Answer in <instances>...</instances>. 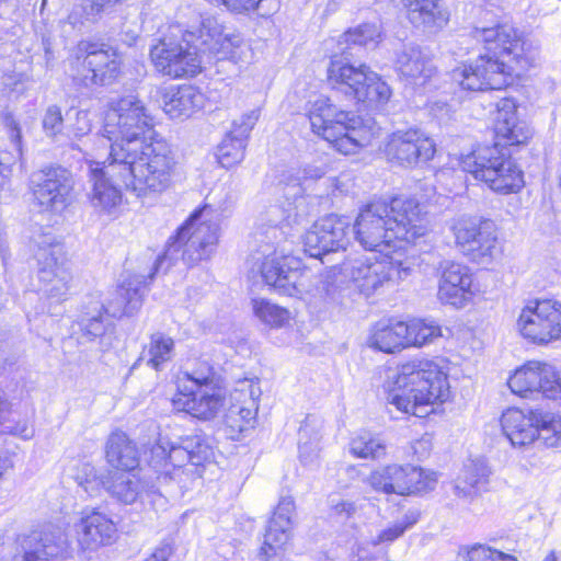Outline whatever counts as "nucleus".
<instances>
[{"mask_svg":"<svg viewBox=\"0 0 561 561\" xmlns=\"http://www.w3.org/2000/svg\"><path fill=\"white\" fill-rule=\"evenodd\" d=\"M104 130L121 141L112 146L111 161L90 162L88 197L100 214L114 215L122 204L118 185L137 197L160 194L173 180L176 162L165 140L153 128V116L137 95L108 102Z\"/></svg>","mask_w":561,"mask_h":561,"instance_id":"f257e3e1","label":"nucleus"},{"mask_svg":"<svg viewBox=\"0 0 561 561\" xmlns=\"http://www.w3.org/2000/svg\"><path fill=\"white\" fill-rule=\"evenodd\" d=\"M473 37L483 44L485 54L451 72L463 90H501L538 60L537 47L513 24L476 27Z\"/></svg>","mask_w":561,"mask_h":561,"instance_id":"f03ea898","label":"nucleus"},{"mask_svg":"<svg viewBox=\"0 0 561 561\" xmlns=\"http://www.w3.org/2000/svg\"><path fill=\"white\" fill-rule=\"evenodd\" d=\"M356 241L366 250L382 251L396 240L414 242L427 231V220L413 198L378 201L360 209L355 222Z\"/></svg>","mask_w":561,"mask_h":561,"instance_id":"7ed1b4c3","label":"nucleus"},{"mask_svg":"<svg viewBox=\"0 0 561 561\" xmlns=\"http://www.w3.org/2000/svg\"><path fill=\"white\" fill-rule=\"evenodd\" d=\"M387 401L400 412L423 417L450 397L447 373L434 360L413 358L397 366L386 382Z\"/></svg>","mask_w":561,"mask_h":561,"instance_id":"20e7f679","label":"nucleus"},{"mask_svg":"<svg viewBox=\"0 0 561 561\" xmlns=\"http://www.w3.org/2000/svg\"><path fill=\"white\" fill-rule=\"evenodd\" d=\"M252 272L261 275L263 282L277 293L289 297L304 298L313 296L333 298L337 286L334 284L335 273L322 278L313 277L309 270L302 268L300 261L291 255L274 250L257 257Z\"/></svg>","mask_w":561,"mask_h":561,"instance_id":"39448f33","label":"nucleus"},{"mask_svg":"<svg viewBox=\"0 0 561 561\" xmlns=\"http://www.w3.org/2000/svg\"><path fill=\"white\" fill-rule=\"evenodd\" d=\"M308 117L312 131L343 154L357 153L375 137L358 115L339 108L324 95L309 102Z\"/></svg>","mask_w":561,"mask_h":561,"instance_id":"423d86ee","label":"nucleus"},{"mask_svg":"<svg viewBox=\"0 0 561 561\" xmlns=\"http://www.w3.org/2000/svg\"><path fill=\"white\" fill-rule=\"evenodd\" d=\"M219 242V224L210 205L195 209L170 238L165 253L154 263V273L167 260H173L181 252L183 261L193 265L209 259Z\"/></svg>","mask_w":561,"mask_h":561,"instance_id":"0eeeda50","label":"nucleus"},{"mask_svg":"<svg viewBox=\"0 0 561 561\" xmlns=\"http://www.w3.org/2000/svg\"><path fill=\"white\" fill-rule=\"evenodd\" d=\"M327 79L333 89L367 106L381 107L392 96L389 84L367 65L355 66L341 57L331 59Z\"/></svg>","mask_w":561,"mask_h":561,"instance_id":"6e6552de","label":"nucleus"},{"mask_svg":"<svg viewBox=\"0 0 561 561\" xmlns=\"http://www.w3.org/2000/svg\"><path fill=\"white\" fill-rule=\"evenodd\" d=\"M181 32L178 27L160 38L150 49L154 68L171 78L194 77L202 71L203 56L207 54L202 45L199 30Z\"/></svg>","mask_w":561,"mask_h":561,"instance_id":"1a4fd4ad","label":"nucleus"},{"mask_svg":"<svg viewBox=\"0 0 561 561\" xmlns=\"http://www.w3.org/2000/svg\"><path fill=\"white\" fill-rule=\"evenodd\" d=\"M415 266L413 256L396 253L381 260L355 257L346 260L341 276L360 294L369 297L386 285H394L407 279Z\"/></svg>","mask_w":561,"mask_h":561,"instance_id":"9d476101","label":"nucleus"},{"mask_svg":"<svg viewBox=\"0 0 561 561\" xmlns=\"http://www.w3.org/2000/svg\"><path fill=\"white\" fill-rule=\"evenodd\" d=\"M460 167L497 193H515L525 184L520 168L497 145L474 149L461 158Z\"/></svg>","mask_w":561,"mask_h":561,"instance_id":"9b49d317","label":"nucleus"},{"mask_svg":"<svg viewBox=\"0 0 561 561\" xmlns=\"http://www.w3.org/2000/svg\"><path fill=\"white\" fill-rule=\"evenodd\" d=\"M39 291L54 302L67 299L72 274L64 244L50 233H41L32 240Z\"/></svg>","mask_w":561,"mask_h":561,"instance_id":"f8f14e48","label":"nucleus"},{"mask_svg":"<svg viewBox=\"0 0 561 561\" xmlns=\"http://www.w3.org/2000/svg\"><path fill=\"white\" fill-rule=\"evenodd\" d=\"M73 185L71 173L61 167L33 172L30 178L33 205L41 214L59 216L72 202Z\"/></svg>","mask_w":561,"mask_h":561,"instance_id":"ddd939ff","label":"nucleus"},{"mask_svg":"<svg viewBox=\"0 0 561 561\" xmlns=\"http://www.w3.org/2000/svg\"><path fill=\"white\" fill-rule=\"evenodd\" d=\"M77 60H81V69L75 79L85 88L112 84L121 75L122 54L117 48L82 41L76 49Z\"/></svg>","mask_w":561,"mask_h":561,"instance_id":"4468645a","label":"nucleus"},{"mask_svg":"<svg viewBox=\"0 0 561 561\" xmlns=\"http://www.w3.org/2000/svg\"><path fill=\"white\" fill-rule=\"evenodd\" d=\"M517 330L528 342L547 346L561 341V302L557 299H535L522 309Z\"/></svg>","mask_w":561,"mask_h":561,"instance_id":"2eb2a0df","label":"nucleus"},{"mask_svg":"<svg viewBox=\"0 0 561 561\" xmlns=\"http://www.w3.org/2000/svg\"><path fill=\"white\" fill-rule=\"evenodd\" d=\"M457 249L476 263H486L494 257L497 236L494 224L471 216H459L449 222Z\"/></svg>","mask_w":561,"mask_h":561,"instance_id":"dca6fc26","label":"nucleus"},{"mask_svg":"<svg viewBox=\"0 0 561 561\" xmlns=\"http://www.w3.org/2000/svg\"><path fill=\"white\" fill-rule=\"evenodd\" d=\"M261 394L259 381L249 378L239 380L229 391L224 407V424L231 439H238L242 433L255 427Z\"/></svg>","mask_w":561,"mask_h":561,"instance_id":"f3484780","label":"nucleus"},{"mask_svg":"<svg viewBox=\"0 0 561 561\" xmlns=\"http://www.w3.org/2000/svg\"><path fill=\"white\" fill-rule=\"evenodd\" d=\"M507 385L513 393L523 398L541 394L561 401V371L550 363L529 360L515 369Z\"/></svg>","mask_w":561,"mask_h":561,"instance_id":"a211bd4d","label":"nucleus"},{"mask_svg":"<svg viewBox=\"0 0 561 561\" xmlns=\"http://www.w3.org/2000/svg\"><path fill=\"white\" fill-rule=\"evenodd\" d=\"M199 38L207 54L218 60L228 59L237 65L249 64L252 60L250 46L239 34H225L222 25L215 16L201 15Z\"/></svg>","mask_w":561,"mask_h":561,"instance_id":"6ab92c4d","label":"nucleus"},{"mask_svg":"<svg viewBox=\"0 0 561 561\" xmlns=\"http://www.w3.org/2000/svg\"><path fill=\"white\" fill-rule=\"evenodd\" d=\"M436 152L433 139L416 128L392 133L385 145V154L391 162L414 167L431 160Z\"/></svg>","mask_w":561,"mask_h":561,"instance_id":"aec40b11","label":"nucleus"},{"mask_svg":"<svg viewBox=\"0 0 561 561\" xmlns=\"http://www.w3.org/2000/svg\"><path fill=\"white\" fill-rule=\"evenodd\" d=\"M437 297L443 304L463 308L480 293L469 266L456 262L440 263Z\"/></svg>","mask_w":561,"mask_h":561,"instance_id":"412c9836","label":"nucleus"},{"mask_svg":"<svg viewBox=\"0 0 561 561\" xmlns=\"http://www.w3.org/2000/svg\"><path fill=\"white\" fill-rule=\"evenodd\" d=\"M294 513L293 497H282L264 534V541L259 552L261 561H284V553L291 538Z\"/></svg>","mask_w":561,"mask_h":561,"instance_id":"4be33fe9","label":"nucleus"},{"mask_svg":"<svg viewBox=\"0 0 561 561\" xmlns=\"http://www.w3.org/2000/svg\"><path fill=\"white\" fill-rule=\"evenodd\" d=\"M350 222L337 215H328L317 220L304 236V250L314 259L344 249Z\"/></svg>","mask_w":561,"mask_h":561,"instance_id":"5701e85b","label":"nucleus"},{"mask_svg":"<svg viewBox=\"0 0 561 561\" xmlns=\"http://www.w3.org/2000/svg\"><path fill=\"white\" fill-rule=\"evenodd\" d=\"M61 550L62 535L60 530H34L18 539L12 561H50Z\"/></svg>","mask_w":561,"mask_h":561,"instance_id":"b1692460","label":"nucleus"},{"mask_svg":"<svg viewBox=\"0 0 561 561\" xmlns=\"http://www.w3.org/2000/svg\"><path fill=\"white\" fill-rule=\"evenodd\" d=\"M77 540L84 551H95L110 545L116 534V526L105 514L99 511L83 513L76 524Z\"/></svg>","mask_w":561,"mask_h":561,"instance_id":"393cba45","label":"nucleus"},{"mask_svg":"<svg viewBox=\"0 0 561 561\" xmlns=\"http://www.w3.org/2000/svg\"><path fill=\"white\" fill-rule=\"evenodd\" d=\"M394 69L407 84L413 87L425 85L436 72L432 59L416 46H403L397 53Z\"/></svg>","mask_w":561,"mask_h":561,"instance_id":"a878e982","label":"nucleus"},{"mask_svg":"<svg viewBox=\"0 0 561 561\" xmlns=\"http://www.w3.org/2000/svg\"><path fill=\"white\" fill-rule=\"evenodd\" d=\"M228 396L219 387L176 393L172 400L174 409L184 411L201 420H211L226 405Z\"/></svg>","mask_w":561,"mask_h":561,"instance_id":"bb28decb","label":"nucleus"},{"mask_svg":"<svg viewBox=\"0 0 561 561\" xmlns=\"http://www.w3.org/2000/svg\"><path fill=\"white\" fill-rule=\"evenodd\" d=\"M142 297V280L136 275L128 276L110 293L102 307L104 312L112 318L133 316L140 309Z\"/></svg>","mask_w":561,"mask_h":561,"instance_id":"cd10ccee","label":"nucleus"},{"mask_svg":"<svg viewBox=\"0 0 561 561\" xmlns=\"http://www.w3.org/2000/svg\"><path fill=\"white\" fill-rule=\"evenodd\" d=\"M495 134L507 145H522L531 137L528 124L517 116V105L513 99H502L496 104Z\"/></svg>","mask_w":561,"mask_h":561,"instance_id":"c85d7f7f","label":"nucleus"},{"mask_svg":"<svg viewBox=\"0 0 561 561\" xmlns=\"http://www.w3.org/2000/svg\"><path fill=\"white\" fill-rule=\"evenodd\" d=\"M163 111L173 119H185L205 105V95L195 87L184 84L168 89L162 96Z\"/></svg>","mask_w":561,"mask_h":561,"instance_id":"c756f323","label":"nucleus"},{"mask_svg":"<svg viewBox=\"0 0 561 561\" xmlns=\"http://www.w3.org/2000/svg\"><path fill=\"white\" fill-rule=\"evenodd\" d=\"M491 468L482 458L468 460L454 481L455 495L473 499L484 491L491 477Z\"/></svg>","mask_w":561,"mask_h":561,"instance_id":"7c9ffc66","label":"nucleus"},{"mask_svg":"<svg viewBox=\"0 0 561 561\" xmlns=\"http://www.w3.org/2000/svg\"><path fill=\"white\" fill-rule=\"evenodd\" d=\"M537 412L528 414L519 409H508L501 417L502 431L511 444L515 447H524L535 442L538 428H536Z\"/></svg>","mask_w":561,"mask_h":561,"instance_id":"2f4dec72","label":"nucleus"},{"mask_svg":"<svg viewBox=\"0 0 561 561\" xmlns=\"http://www.w3.org/2000/svg\"><path fill=\"white\" fill-rule=\"evenodd\" d=\"M187 465H191V459L185 439L179 446L160 440L151 449L150 466L159 474V480L161 478H173L175 470H180Z\"/></svg>","mask_w":561,"mask_h":561,"instance_id":"473e14b6","label":"nucleus"},{"mask_svg":"<svg viewBox=\"0 0 561 561\" xmlns=\"http://www.w3.org/2000/svg\"><path fill=\"white\" fill-rule=\"evenodd\" d=\"M405 322H378L369 333L367 345L386 354H396L408 348Z\"/></svg>","mask_w":561,"mask_h":561,"instance_id":"72a5a7b5","label":"nucleus"},{"mask_svg":"<svg viewBox=\"0 0 561 561\" xmlns=\"http://www.w3.org/2000/svg\"><path fill=\"white\" fill-rule=\"evenodd\" d=\"M105 457L111 467L121 471H134L140 461L136 444L122 431L108 436Z\"/></svg>","mask_w":561,"mask_h":561,"instance_id":"f704fd0d","label":"nucleus"},{"mask_svg":"<svg viewBox=\"0 0 561 561\" xmlns=\"http://www.w3.org/2000/svg\"><path fill=\"white\" fill-rule=\"evenodd\" d=\"M408 465L391 463L380 467L367 477L368 485L376 492L405 496Z\"/></svg>","mask_w":561,"mask_h":561,"instance_id":"c9c22d12","label":"nucleus"},{"mask_svg":"<svg viewBox=\"0 0 561 561\" xmlns=\"http://www.w3.org/2000/svg\"><path fill=\"white\" fill-rule=\"evenodd\" d=\"M409 21L416 27L433 30L443 27L448 16L440 8L439 0H402Z\"/></svg>","mask_w":561,"mask_h":561,"instance_id":"e433bc0d","label":"nucleus"},{"mask_svg":"<svg viewBox=\"0 0 561 561\" xmlns=\"http://www.w3.org/2000/svg\"><path fill=\"white\" fill-rule=\"evenodd\" d=\"M102 484L113 497L125 504L134 503L144 490L134 471H110L102 479Z\"/></svg>","mask_w":561,"mask_h":561,"instance_id":"4c0bfd02","label":"nucleus"},{"mask_svg":"<svg viewBox=\"0 0 561 561\" xmlns=\"http://www.w3.org/2000/svg\"><path fill=\"white\" fill-rule=\"evenodd\" d=\"M119 141V137H110V135L105 133L103 124L102 135H94L92 139L83 141L82 145L72 144V149L82 152L89 165L91 161L108 163L111 161L110 152L112 146Z\"/></svg>","mask_w":561,"mask_h":561,"instance_id":"58836bf2","label":"nucleus"},{"mask_svg":"<svg viewBox=\"0 0 561 561\" xmlns=\"http://www.w3.org/2000/svg\"><path fill=\"white\" fill-rule=\"evenodd\" d=\"M405 327L408 348L422 347L442 336V328L434 320L413 319L405 322Z\"/></svg>","mask_w":561,"mask_h":561,"instance_id":"ea45409f","label":"nucleus"},{"mask_svg":"<svg viewBox=\"0 0 561 561\" xmlns=\"http://www.w3.org/2000/svg\"><path fill=\"white\" fill-rule=\"evenodd\" d=\"M215 387H218V382L214 368L207 364H203L191 373H184L182 377L179 378L178 393L190 392L192 394L194 391Z\"/></svg>","mask_w":561,"mask_h":561,"instance_id":"a19ab883","label":"nucleus"},{"mask_svg":"<svg viewBox=\"0 0 561 561\" xmlns=\"http://www.w3.org/2000/svg\"><path fill=\"white\" fill-rule=\"evenodd\" d=\"M387 446L383 439L369 432H360L350 442L351 454L360 459H378L386 455Z\"/></svg>","mask_w":561,"mask_h":561,"instance_id":"79ce46f5","label":"nucleus"},{"mask_svg":"<svg viewBox=\"0 0 561 561\" xmlns=\"http://www.w3.org/2000/svg\"><path fill=\"white\" fill-rule=\"evenodd\" d=\"M253 312L264 324L271 328H284L291 320V312L266 299L252 300Z\"/></svg>","mask_w":561,"mask_h":561,"instance_id":"37998d69","label":"nucleus"},{"mask_svg":"<svg viewBox=\"0 0 561 561\" xmlns=\"http://www.w3.org/2000/svg\"><path fill=\"white\" fill-rule=\"evenodd\" d=\"M420 519V512L416 510L408 511L401 519L393 522L386 528L381 529L376 536H371L368 545L378 546L381 543H390L400 538L408 529L413 527Z\"/></svg>","mask_w":561,"mask_h":561,"instance_id":"c03bdc74","label":"nucleus"},{"mask_svg":"<svg viewBox=\"0 0 561 561\" xmlns=\"http://www.w3.org/2000/svg\"><path fill=\"white\" fill-rule=\"evenodd\" d=\"M537 437L547 447L554 448L561 445V416L549 412H537Z\"/></svg>","mask_w":561,"mask_h":561,"instance_id":"a18cd8bd","label":"nucleus"},{"mask_svg":"<svg viewBox=\"0 0 561 561\" xmlns=\"http://www.w3.org/2000/svg\"><path fill=\"white\" fill-rule=\"evenodd\" d=\"M437 481V472L430 469L408 465V490L405 492V496L428 493L436 488Z\"/></svg>","mask_w":561,"mask_h":561,"instance_id":"49530a36","label":"nucleus"},{"mask_svg":"<svg viewBox=\"0 0 561 561\" xmlns=\"http://www.w3.org/2000/svg\"><path fill=\"white\" fill-rule=\"evenodd\" d=\"M173 350L174 341L170 336L160 332L152 334L146 346L147 364L158 370L163 363L172 358Z\"/></svg>","mask_w":561,"mask_h":561,"instance_id":"de8ad7c7","label":"nucleus"},{"mask_svg":"<svg viewBox=\"0 0 561 561\" xmlns=\"http://www.w3.org/2000/svg\"><path fill=\"white\" fill-rule=\"evenodd\" d=\"M245 148L243 138H236L227 133L217 149L218 162L226 169L239 164L244 159Z\"/></svg>","mask_w":561,"mask_h":561,"instance_id":"09e8293b","label":"nucleus"},{"mask_svg":"<svg viewBox=\"0 0 561 561\" xmlns=\"http://www.w3.org/2000/svg\"><path fill=\"white\" fill-rule=\"evenodd\" d=\"M381 37L380 27L376 24H363L345 32L341 38L347 45L368 46L376 44Z\"/></svg>","mask_w":561,"mask_h":561,"instance_id":"8fccbe9b","label":"nucleus"},{"mask_svg":"<svg viewBox=\"0 0 561 561\" xmlns=\"http://www.w3.org/2000/svg\"><path fill=\"white\" fill-rule=\"evenodd\" d=\"M190 454L191 466L199 467L214 459L213 447L201 436L195 435L185 439Z\"/></svg>","mask_w":561,"mask_h":561,"instance_id":"3c124183","label":"nucleus"},{"mask_svg":"<svg viewBox=\"0 0 561 561\" xmlns=\"http://www.w3.org/2000/svg\"><path fill=\"white\" fill-rule=\"evenodd\" d=\"M308 433L309 426L306 423L299 431V459L305 467L314 468L319 465V437L316 436L311 442H304Z\"/></svg>","mask_w":561,"mask_h":561,"instance_id":"603ef678","label":"nucleus"},{"mask_svg":"<svg viewBox=\"0 0 561 561\" xmlns=\"http://www.w3.org/2000/svg\"><path fill=\"white\" fill-rule=\"evenodd\" d=\"M463 561H517V559L508 553H504L484 545H476L469 548Z\"/></svg>","mask_w":561,"mask_h":561,"instance_id":"864d4df0","label":"nucleus"},{"mask_svg":"<svg viewBox=\"0 0 561 561\" xmlns=\"http://www.w3.org/2000/svg\"><path fill=\"white\" fill-rule=\"evenodd\" d=\"M260 116L261 110L259 107L243 113L239 118L232 122L228 134L236 138H243V141L247 142L250 133L257 123Z\"/></svg>","mask_w":561,"mask_h":561,"instance_id":"5fc2aeb1","label":"nucleus"},{"mask_svg":"<svg viewBox=\"0 0 561 561\" xmlns=\"http://www.w3.org/2000/svg\"><path fill=\"white\" fill-rule=\"evenodd\" d=\"M92 130V122L84 111L77 112L76 122L66 126L65 137L72 144H80L84 137L89 136Z\"/></svg>","mask_w":561,"mask_h":561,"instance_id":"6e6d98bb","label":"nucleus"},{"mask_svg":"<svg viewBox=\"0 0 561 561\" xmlns=\"http://www.w3.org/2000/svg\"><path fill=\"white\" fill-rule=\"evenodd\" d=\"M42 124L44 133L49 138L58 140L61 136H65L64 118L61 114V108L59 106H48L43 116Z\"/></svg>","mask_w":561,"mask_h":561,"instance_id":"4d7b16f0","label":"nucleus"},{"mask_svg":"<svg viewBox=\"0 0 561 561\" xmlns=\"http://www.w3.org/2000/svg\"><path fill=\"white\" fill-rule=\"evenodd\" d=\"M81 331L89 339L101 336L105 333L107 323L105 322L104 316L99 312L95 316H89L82 318L80 322Z\"/></svg>","mask_w":561,"mask_h":561,"instance_id":"13d9d810","label":"nucleus"},{"mask_svg":"<svg viewBox=\"0 0 561 561\" xmlns=\"http://www.w3.org/2000/svg\"><path fill=\"white\" fill-rule=\"evenodd\" d=\"M330 507L333 514L342 519H348L355 516L358 506L355 502L344 499H332Z\"/></svg>","mask_w":561,"mask_h":561,"instance_id":"bf43d9fd","label":"nucleus"},{"mask_svg":"<svg viewBox=\"0 0 561 561\" xmlns=\"http://www.w3.org/2000/svg\"><path fill=\"white\" fill-rule=\"evenodd\" d=\"M4 125L8 129L10 139L18 157L22 156V135L18 122L11 114H5L3 118Z\"/></svg>","mask_w":561,"mask_h":561,"instance_id":"052dcab7","label":"nucleus"},{"mask_svg":"<svg viewBox=\"0 0 561 561\" xmlns=\"http://www.w3.org/2000/svg\"><path fill=\"white\" fill-rule=\"evenodd\" d=\"M411 448L419 459L428 456L432 449V437L430 435L422 436L412 443Z\"/></svg>","mask_w":561,"mask_h":561,"instance_id":"680f3d73","label":"nucleus"},{"mask_svg":"<svg viewBox=\"0 0 561 561\" xmlns=\"http://www.w3.org/2000/svg\"><path fill=\"white\" fill-rule=\"evenodd\" d=\"M172 554V549L169 545H163L157 548L153 553L145 561H168Z\"/></svg>","mask_w":561,"mask_h":561,"instance_id":"e2e57ef3","label":"nucleus"},{"mask_svg":"<svg viewBox=\"0 0 561 561\" xmlns=\"http://www.w3.org/2000/svg\"><path fill=\"white\" fill-rule=\"evenodd\" d=\"M325 174V170L322 167L308 165L304 169V179L318 180Z\"/></svg>","mask_w":561,"mask_h":561,"instance_id":"0e129e2a","label":"nucleus"},{"mask_svg":"<svg viewBox=\"0 0 561 561\" xmlns=\"http://www.w3.org/2000/svg\"><path fill=\"white\" fill-rule=\"evenodd\" d=\"M287 190L288 192L285 193V195H291L294 197V204L296 203H299L301 204L302 203V187H301V184L299 182L297 183H294V184H288L287 185Z\"/></svg>","mask_w":561,"mask_h":561,"instance_id":"69168bd1","label":"nucleus"},{"mask_svg":"<svg viewBox=\"0 0 561 561\" xmlns=\"http://www.w3.org/2000/svg\"><path fill=\"white\" fill-rule=\"evenodd\" d=\"M10 468H12L10 457L0 449V479Z\"/></svg>","mask_w":561,"mask_h":561,"instance_id":"338daca9","label":"nucleus"},{"mask_svg":"<svg viewBox=\"0 0 561 561\" xmlns=\"http://www.w3.org/2000/svg\"><path fill=\"white\" fill-rule=\"evenodd\" d=\"M5 172H9V163L4 162V160L0 157V188L5 184Z\"/></svg>","mask_w":561,"mask_h":561,"instance_id":"774afa93","label":"nucleus"}]
</instances>
